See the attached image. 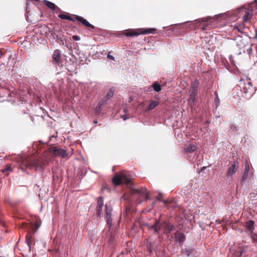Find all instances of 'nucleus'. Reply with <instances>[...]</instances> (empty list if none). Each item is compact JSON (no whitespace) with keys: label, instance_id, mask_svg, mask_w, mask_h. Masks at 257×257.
<instances>
[{"label":"nucleus","instance_id":"nucleus-1","mask_svg":"<svg viewBox=\"0 0 257 257\" xmlns=\"http://www.w3.org/2000/svg\"><path fill=\"white\" fill-rule=\"evenodd\" d=\"M48 164V160L44 156H27L21 159L20 165L22 170L35 169L36 171L42 172Z\"/></svg>","mask_w":257,"mask_h":257},{"label":"nucleus","instance_id":"nucleus-2","mask_svg":"<svg viewBox=\"0 0 257 257\" xmlns=\"http://www.w3.org/2000/svg\"><path fill=\"white\" fill-rule=\"evenodd\" d=\"M173 228L174 225L169 221H164L160 222L157 220L153 225L150 227L149 229L154 233H157L161 229H163L166 232H170Z\"/></svg>","mask_w":257,"mask_h":257},{"label":"nucleus","instance_id":"nucleus-3","mask_svg":"<svg viewBox=\"0 0 257 257\" xmlns=\"http://www.w3.org/2000/svg\"><path fill=\"white\" fill-rule=\"evenodd\" d=\"M156 31V29L155 28H140L136 29H129L124 30L123 32V34L125 36L129 37L138 36L141 34L145 35L149 34H154Z\"/></svg>","mask_w":257,"mask_h":257},{"label":"nucleus","instance_id":"nucleus-4","mask_svg":"<svg viewBox=\"0 0 257 257\" xmlns=\"http://www.w3.org/2000/svg\"><path fill=\"white\" fill-rule=\"evenodd\" d=\"M128 193L131 196L137 195L138 197L137 202L141 203L142 200L145 198L146 200L149 198V193L146 188L141 189H134L132 186L129 187Z\"/></svg>","mask_w":257,"mask_h":257},{"label":"nucleus","instance_id":"nucleus-5","mask_svg":"<svg viewBox=\"0 0 257 257\" xmlns=\"http://www.w3.org/2000/svg\"><path fill=\"white\" fill-rule=\"evenodd\" d=\"M112 183L115 185H119L121 184H125L127 186L131 184V179L124 172H121L120 174H116L112 180Z\"/></svg>","mask_w":257,"mask_h":257},{"label":"nucleus","instance_id":"nucleus-6","mask_svg":"<svg viewBox=\"0 0 257 257\" xmlns=\"http://www.w3.org/2000/svg\"><path fill=\"white\" fill-rule=\"evenodd\" d=\"M253 180V178L252 173L249 172V163L247 160H246L244 163V169L241 180V184L243 185L245 183H252Z\"/></svg>","mask_w":257,"mask_h":257},{"label":"nucleus","instance_id":"nucleus-7","mask_svg":"<svg viewBox=\"0 0 257 257\" xmlns=\"http://www.w3.org/2000/svg\"><path fill=\"white\" fill-rule=\"evenodd\" d=\"M22 227L25 228L27 230V234L26 235V241H30L31 235L34 234L39 227V225L37 223H23Z\"/></svg>","mask_w":257,"mask_h":257},{"label":"nucleus","instance_id":"nucleus-8","mask_svg":"<svg viewBox=\"0 0 257 257\" xmlns=\"http://www.w3.org/2000/svg\"><path fill=\"white\" fill-rule=\"evenodd\" d=\"M199 86V82L198 80H195L191 83V88L189 91L190 98L189 102L194 103L196 96L198 94V88Z\"/></svg>","mask_w":257,"mask_h":257},{"label":"nucleus","instance_id":"nucleus-9","mask_svg":"<svg viewBox=\"0 0 257 257\" xmlns=\"http://www.w3.org/2000/svg\"><path fill=\"white\" fill-rule=\"evenodd\" d=\"M49 151L55 157H60L63 158H69L66 151L59 147L52 146L50 148Z\"/></svg>","mask_w":257,"mask_h":257},{"label":"nucleus","instance_id":"nucleus-10","mask_svg":"<svg viewBox=\"0 0 257 257\" xmlns=\"http://www.w3.org/2000/svg\"><path fill=\"white\" fill-rule=\"evenodd\" d=\"M52 63L54 65L62 67V61L61 60V53L59 49H56L54 51L52 56Z\"/></svg>","mask_w":257,"mask_h":257},{"label":"nucleus","instance_id":"nucleus-11","mask_svg":"<svg viewBox=\"0 0 257 257\" xmlns=\"http://www.w3.org/2000/svg\"><path fill=\"white\" fill-rule=\"evenodd\" d=\"M228 166L226 177L232 178L239 168V163L237 161L231 162Z\"/></svg>","mask_w":257,"mask_h":257},{"label":"nucleus","instance_id":"nucleus-12","mask_svg":"<svg viewBox=\"0 0 257 257\" xmlns=\"http://www.w3.org/2000/svg\"><path fill=\"white\" fill-rule=\"evenodd\" d=\"M106 218L107 224L110 227L112 224L111 211L112 207L106 204L105 206Z\"/></svg>","mask_w":257,"mask_h":257},{"label":"nucleus","instance_id":"nucleus-13","mask_svg":"<svg viewBox=\"0 0 257 257\" xmlns=\"http://www.w3.org/2000/svg\"><path fill=\"white\" fill-rule=\"evenodd\" d=\"M74 18L75 19V20H77V21L80 22L83 25H84L86 27L91 29L95 28V27L93 25L90 24L86 19H85L81 16L78 15H74Z\"/></svg>","mask_w":257,"mask_h":257},{"label":"nucleus","instance_id":"nucleus-14","mask_svg":"<svg viewBox=\"0 0 257 257\" xmlns=\"http://www.w3.org/2000/svg\"><path fill=\"white\" fill-rule=\"evenodd\" d=\"M115 91V89L114 87L110 88L107 91L106 95L104 97L103 99V101L101 103L99 102L98 103V105H102L103 103H105L107 102V101L110 99V98H111L113 94Z\"/></svg>","mask_w":257,"mask_h":257},{"label":"nucleus","instance_id":"nucleus-15","mask_svg":"<svg viewBox=\"0 0 257 257\" xmlns=\"http://www.w3.org/2000/svg\"><path fill=\"white\" fill-rule=\"evenodd\" d=\"M103 206V199L102 197L97 198V204L96 206V211L97 216H100L102 207Z\"/></svg>","mask_w":257,"mask_h":257},{"label":"nucleus","instance_id":"nucleus-16","mask_svg":"<svg viewBox=\"0 0 257 257\" xmlns=\"http://www.w3.org/2000/svg\"><path fill=\"white\" fill-rule=\"evenodd\" d=\"M254 222L253 220H248L245 222V227L247 231L252 233L254 230Z\"/></svg>","mask_w":257,"mask_h":257},{"label":"nucleus","instance_id":"nucleus-17","mask_svg":"<svg viewBox=\"0 0 257 257\" xmlns=\"http://www.w3.org/2000/svg\"><path fill=\"white\" fill-rule=\"evenodd\" d=\"M162 201L164 205L169 208H174L177 206V203L173 199L164 200Z\"/></svg>","mask_w":257,"mask_h":257},{"label":"nucleus","instance_id":"nucleus-18","mask_svg":"<svg viewBox=\"0 0 257 257\" xmlns=\"http://www.w3.org/2000/svg\"><path fill=\"white\" fill-rule=\"evenodd\" d=\"M43 3L45 6L48 7L51 10H58L59 11L60 10V9L58 7H57V6L53 3H52L47 0H44L43 1Z\"/></svg>","mask_w":257,"mask_h":257},{"label":"nucleus","instance_id":"nucleus-19","mask_svg":"<svg viewBox=\"0 0 257 257\" xmlns=\"http://www.w3.org/2000/svg\"><path fill=\"white\" fill-rule=\"evenodd\" d=\"M13 170V167H12L10 164H7L5 166L4 169L0 170V172L5 174L6 176H8L10 172H12Z\"/></svg>","mask_w":257,"mask_h":257},{"label":"nucleus","instance_id":"nucleus-20","mask_svg":"<svg viewBox=\"0 0 257 257\" xmlns=\"http://www.w3.org/2000/svg\"><path fill=\"white\" fill-rule=\"evenodd\" d=\"M175 241H183L185 239L184 233L180 231H177L175 234Z\"/></svg>","mask_w":257,"mask_h":257},{"label":"nucleus","instance_id":"nucleus-21","mask_svg":"<svg viewBox=\"0 0 257 257\" xmlns=\"http://www.w3.org/2000/svg\"><path fill=\"white\" fill-rule=\"evenodd\" d=\"M196 149V145L195 144H190L189 146L184 149V151L187 153H191Z\"/></svg>","mask_w":257,"mask_h":257},{"label":"nucleus","instance_id":"nucleus-22","mask_svg":"<svg viewBox=\"0 0 257 257\" xmlns=\"http://www.w3.org/2000/svg\"><path fill=\"white\" fill-rule=\"evenodd\" d=\"M244 89L245 90V93L251 92L253 90L251 82L248 80L247 81L246 83L245 84V87Z\"/></svg>","mask_w":257,"mask_h":257},{"label":"nucleus","instance_id":"nucleus-23","mask_svg":"<svg viewBox=\"0 0 257 257\" xmlns=\"http://www.w3.org/2000/svg\"><path fill=\"white\" fill-rule=\"evenodd\" d=\"M159 104V103L157 101L151 100L147 109L148 110H151L157 107Z\"/></svg>","mask_w":257,"mask_h":257},{"label":"nucleus","instance_id":"nucleus-24","mask_svg":"<svg viewBox=\"0 0 257 257\" xmlns=\"http://www.w3.org/2000/svg\"><path fill=\"white\" fill-rule=\"evenodd\" d=\"M58 17H59V18H60V19H61L62 20H69V21H71L72 22L75 21V19L74 18H73L71 17H70V16L67 15L60 14L58 16Z\"/></svg>","mask_w":257,"mask_h":257},{"label":"nucleus","instance_id":"nucleus-25","mask_svg":"<svg viewBox=\"0 0 257 257\" xmlns=\"http://www.w3.org/2000/svg\"><path fill=\"white\" fill-rule=\"evenodd\" d=\"M210 19H211V18L210 17H208L207 18H201V19H197V20L194 21L193 23L194 24H197L198 23H205V22H208Z\"/></svg>","mask_w":257,"mask_h":257},{"label":"nucleus","instance_id":"nucleus-26","mask_svg":"<svg viewBox=\"0 0 257 257\" xmlns=\"http://www.w3.org/2000/svg\"><path fill=\"white\" fill-rule=\"evenodd\" d=\"M251 16L249 15V12L245 11V14L243 16L242 19L244 23H248L250 21Z\"/></svg>","mask_w":257,"mask_h":257},{"label":"nucleus","instance_id":"nucleus-27","mask_svg":"<svg viewBox=\"0 0 257 257\" xmlns=\"http://www.w3.org/2000/svg\"><path fill=\"white\" fill-rule=\"evenodd\" d=\"M152 87L154 88V90L156 92H160L162 90L161 85L157 83V82L154 83L152 85Z\"/></svg>","mask_w":257,"mask_h":257},{"label":"nucleus","instance_id":"nucleus-28","mask_svg":"<svg viewBox=\"0 0 257 257\" xmlns=\"http://www.w3.org/2000/svg\"><path fill=\"white\" fill-rule=\"evenodd\" d=\"M194 251V248L193 247H188L185 248V254L187 256H189V255L193 253Z\"/></svg>","mask_w":257,"mask_h":257},{"label":"nucleus","instance_id":"nucleus-29","mask_svg":"<svg viewBox=\"0 0 257 257\" xmlns=\"http://www.w3.org/2000/svg\"><path fill=\"white\" fill-rule=\"evenodd\" d=\"M133 210L134 209L131 205L127 206L125 208V213L126 215H129V214L132 213Z\"/></svg>","mask_w":257,"mask_h":257},{"label":"nucleus","instance_id":"nucleus-30","mask_svg":"<svg viewBox=\"0 0 257 257\" xmlns=\"http://www.w3.org/2000/svg\"><path fill=\"white\" fill-rule=\"evenodd\" d=\"M230 130L232 131H235L237 130V127L234 124H231L230 126Z\"/></svg>","mask_w":257,"mask_h":257},{"label":"nucleus","instance_id":"nucleus-31","mask_svg":"<svg viewBox=\"0 0 257 257\" xmlns=\"http://www.w3.org/2000/svg\"><path fill=\"white\" fill-rule=\"evenodd\" d=\"M72 38L74 40H75V41H79L80 40V37L77 35L73 36Z\"/></svg>","mask_w":257,"mask_h":257},{"label":"nucleus","instance_id":"nucleus-32","mask_svg":"<svg viewBox=\"0 0 257 257\" xmlns=\"http://www.w3.org/2000/svg\"><path fill=\"white\" fill-rule=\"evenodd\" d=\"M107 58L110 60L114 61V57L111 55H110L109 54L107 55Z\"/></svg>","mask_w":257,"mask_h":257},{"label":"nucleus","instance_id":"nucleus-33","mask_svg":"<svg viewBox=\"0 0 257 257\" xmlns=\"http://www.w3.org/2000/svg\"><path fill=\"white\" fill-rule=\"evenodd\" d=\"M207 25H203V27L201 28L202 30H203V31L206 30V27H207Z\"/></svg>","mask_w":257,"mask_h":257},{"label":"nucleus","instance_id":"nucleus-34","mask_svg":"<svg viewBox=\"0 0 257 257\" xmlns=\"http://www.w3.org/2000/svg\"><path fill=\"white\" fill-rule=\"evenodd\" d=\"M33 242H29V241H28V242H26L27 245H28L29 247H30L31 246V245L32 244V243Z\"/></svg>","mask_w":257,"mask_h":257},{"label":"nucleus","instance_id":"nucleus-35","mask_svg":"<svg viewBox=\"0 0 257 257\" xmlns=\"http://www.w3.org/2000/svg\"><path fill=\"white\" fill-rule=\"evenodd\" d=\"M194 257H199V254L196 251L194 253Z\"/></svg>","mask_w":257,"mask_h":257},{"label":"nucleus","instance_id":"nucleus-36","mask_svg":"<svg viewBox=\"0 0 257 257\" xmlns=\"http://www.w3.org/2000/svg\"><path fill=\"white\" fill-rule=\"evenodd\" d=\"M254 38L257 39V30H256L255 31Z\"/></svg>","mask_w":257,"mask_h":257},{"label":"nucleus","instance_id":"nucleus-37","mask_svg":"<svg viewBox=\"0 0 257 257\" xmlns=\"http://www.w3.org/2000/svg\"><path fill=\"white\" fill-rule=\"evenodd\" d=\"M122 117L123 118V120H126L127 119V117L125 115L122 116Z\"/></svg>","mask_w":257,"mask_h":257},{"label":"nucleus","instance_id":"nucleus-38","mask_svg":"<svg viewBox=\"0 0 257 257\" xmlns=\"http://www.w3.org/2000/svg\"><path fill=\"white\" fill-rule=\"evenodd\" d=\"M104 189H108V188L107 187H103L102 190H104Z\"/></svg>","mask_w":257,"mask_h":257},{"label":"nucleus","instance_id":"nucleus-39","mask_svg":"<svg viewBox=\"0 0 257 257\" xmlns=\"http://www.w3.org/2000/svg\"><path fill=\"white\" fill-rule=\"evenodd\" d=\"M93 123H97V120H94L93 121Z\"/></svg>","mask_w":257,"mask_h":257}]
</instances>
